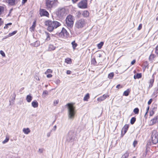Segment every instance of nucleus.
I'll use <instances>...</instances> for the list:
<instances>
[{
	"mask_svg": "<svg viewBox=\"0 0 158 158\" xmlns=\"http://www.w3.org/2000/svg\"><path fill=\"white\" fill-rule=\"evenodd\" d=\"M45 25L48 26L47 29L49 31H52L54 29L59 27L61 24L58 21L55 20L47 21L45 22Z\"/></svg>",
	"mask_w": 158,
	"mask_h": 158,
	"instance_id": "1",
	"label": "nucleus"
},
{
	"mask_svg": "<svg viewBox=\"0 0 158 158\" xmlns=\"http://www.w3.org/2000/svg\"><path fill=\"white\" fill-rule=\"evenodd\" d=\"M68 108V114L69 118L73 119L76 113L75 107L73 104L68 103L66 105Z\"/></svg>",
	"mask_w": 158,
	"mask_h": 158,
	"instance_id": "2",
	"label": "nucleus"
},
{
	"mask_svg": "<svg viewBox=\"0 0 158 158\" xmlns=\"http://www.w3.org/2000/svg\"><path fill=\"white\" fill-rule=\"evenodd\" d=\"M45 4L46 8L48 10H51L56 6L57 4V0H47Z\"/></svg>",
	"mask_w": 158,
	"mask_h": 158,
	"instance_id": "3",
	"label": "nucleus"
},
{
	"mask_svg": "<svg viewBox=\"0 0 158 158\" xmlns=\"http://www.w3.org/2000/svg\"><path fill=\"white\" fill-rule=\"evenodd\" d=\"M74 19L73 16L69 15L67 17L65 22L66 25L69 28H71L73 26Z\"/></svg>",
	"mask_w": 158,
	"mask_h": 158,
	"instance_id": "4",
	"label": "nucleus"
},
{
	"mask_svg": "<svg viewBox=\"0 0 158 158\" xmlns=\"http://www.w3.org/2000/svg\"><path fill=\"white\" fill-rule=\"evenodd\" d=\"M76 135V133L73 131H70L67 136L66 140L69 142H72L75 139Z\"/></svg>",
	"mask_w": 158,
	"mask_h": 158,
	"instance_id": "5",
	"label": "nucleus"
},
{
	"mask_svg": "<svg viewBox=\"0 0 158 158\" xmlns=\"http://www.w3.org/2000/svg\"><path fill=\"white\" fill-rule=\"evenodd\" d=\"M66 10L63 8H58L56 12V14L59 18L63 17L66 15Z\"/></svg>",
	"mask_w": 158,
	"mask_h": 158,
	"instance_id": "6",
	"label": "nucleus"
},
{
	"mask_svg": "<svg viewBox=\"0 0 158 158\" xmlns=\"http://www.w3.org/2000/svg\"><path fill=\"white\" fill-rule=\"evenodd\" d=\"M85 24L86 23L85 19H81L76 22V26L77 28H81L85 25Z\"/></svg>",
	"mask_w": 158,
	"mask_h": 158,
	"instance_id": "7",
	"label": "nucleus"
},
{
	"mask_svg": "<svg viewBox=\"0 0 158 158\" xmlns=\"http://www.w3.org/2000/svg\"><path fill=\"white\" fill-rule=\"evenodd\" d=\"M151 137L152 142L153 143L156 144L158 142V134L155 132L152 133Z\"/></svg>",
	"mask_w": 158,
	"mask_h": 158,
	"instance_id": "8",
	"label": "nucleus"
},
{
	"mask_svg": "<svg viewBox=\"0 0 158 158\" xmlns=\"http://www.w3.org/2000/svg\"><path fill=\"white\" fill-rule=\"evenodd\" d=\"M87 2L86 0H83L78 4V7L81 9H85L87 8Z\"/></svg>",
	"mask_w": 158,
	"mask_h": 158,
	"instance_id": "9",
	"label": "nucleus"
},
{
	"mask_svg": "<svg viewBox=\"0 0 158 158\" xmlns=\"http://www.w3.org/2000/svg\"><path fill=\"white\" fill-rule=\"evenodd\" d=\"M18 0H3V2L9 5L14 6L16 4Z\"/></svg>",
	"mask_w": 158,
	"mask_h": 158,
	"instance_id": "10",
	"label": "nucleus"
},
{
	"mask_svg": "<svg viewBox=\"0 0 158 158\" xmlns=\"http://www.w3.org/2000/svg\"><path fill=\"white\" fill-rule=\"evenodd\" d=\"M59 35L61 37H68L69 36V34L67 30L64 28H63L61 31Z\"/></svg>",
	"mask_w": 158,
	"mask_h": 158,
	"instance_id": "11",
	"label": "nucleus"
},
{
	"mask_svg": "<svg viewBox=\"0 0 158 158\" xmlns=\"http://www.w3.org/2000/svg\"><path fill=\"white\" fill-rule=\"evenodd\" d=\"M40 14L41 16H45L48 17L49 14L48 12L45 9H40Z\"/></svg>",
	"mask_w": 158,
	"mask_h": 158,
	"instance_id": "12",
	"label": "nucleus"
},
{
	"mask_svg": "<svg viewBox=\"0 0 158 158\" xmlns=\"http://www.w3.org/2000/svg\"><path fill=\"white\" fill-rule=\"evenodd\" d=\"M129 127V126L128 125H125L124 127L122 128V133H123L124 132L123 134H125L127 132Z\"/></svg>",
	"mask_w": 158,
	"mask_h": 158,
	"instance_id": "13",
	"label": "nucleus"
},
{
	"mask_svg": "<svg viewBox=\"0 0 158 158\" xmlns=\"http://www.w3.org/2000/svg\"><path fill=\"white\" fill-rule=\"evenodd\" d=\"M107 95L106 94H104L102 96L100 97L97 98L98 101L101 102L105 100L107 97Z\"/></svg>",
	"mask_w": 158,
	"mask_h": 158,
	"instance_id": "14",
	"label": "nucleus"
},
{
	"mask_svg": "<svg viewBox=\"0 0 158 158\" xmlns=\"http://www.w3.org/2000/svg\"><path fill=\"white\" fill-rule=\"evenodd\" d=\"M31 105L34 108H36L38 106V103L36 101H34L32 102Z\"/></svg>",
	"mask_w": 158,
	"mask_h": 158,
	"instance_id": "15",
	"label": "nucleus"
},
{
	"mask_svg": "<svg viewBox=\"0 0 158 158\" xmlns=\"http://www.w3.org/2000/svg\"><path fill=\"white\" fill-rule=\"evenodd\" d=\"M36 21H34L33 23L32 26L30 27V30L31 31H34L35 28L36 26Z\"/></svg>",
	"mask_w": 158,
	"mask_h": 158,
	"instance_id": "16",
	"label": "nucleus"
},
{
	"mask_svg": "<svg viewBox=\"0 0 158 158\" xmlns=\"http://www.w3.org/2000/svg\"><path fill=\"white\" fill-rule=\"evenodd\" d=\"M40 42L39 41H36L34 43L31 44L34 47H38L40 45Z\"/></svg>",
	"mask_w": 158,
	"mask_h": 158,
	"instance_id": "17",
	"label": "nucleus"
},
{
	"mask_svg": "<svg viewBox=\"0 0 158 158\" xmlns=\"http://www.w3.org/2000/svg\"><path fill=\"white\" fill-rule=\"evenodd\" d=\"M23 131L24 133L26 134H28L31 132V130L28 128H24L23 129Z\"/></svg>",
	"mask_w": 158,
	"mask_h": 158,
	"instance_id": "18",
	"label": "nucleus"
},
{
	"mask_svg": "<svg viewBox=\"0 0 158 158\" xmlns=\"http://www.w3.org/2000/svg\"><path fill=\"white\" fill-rule=\"evenodd\" d=\"M32 98V97L31 95H27L26 98V100L28 102H31Z\"/></svg>",
	"mask_w": 158,
	"mask_h": 158,
	"instance_id": "19",
	"label": "nucleus"
},
{
	"mask_svg": "<svg viewBox=\"0 0 158 158\" xmlns=\"http://www.w3.org/2000/svg\"><path fill=\"white\" fill-rule=\"evenodd\" d=\"M45 34L46 36V38L45 39V40L46 41H48L49 40L51 39L50 37V34L46 31L45 32Z\"/></svg>",
	"mask_w": 158,
	"mask_h": 158,
	"instance_id": "20",
	"label": "nucleus"
},
{
	"mask_svg": "<svg viewBox=\"0 0 158 158\" xmlns=\"http://www.w3.org/2000/svg\"><path fill=\"white\" fill-rule=\"evenodd\" d=\"M142 77V74L141 73H138L136 75H135L134 78L135 79H139L141 78Z\"/></svg>",
	"mask_w": 158,
	"mask_h": 158,
	"instance_id": "21",
	"label": "nucleus"
},
{
	"mask_svg": "<svg viewBox=\"0 0 158 158\" xmlns=\"http://www.w3.org/2000/svg\"><path fill=\"white\" fill-rule=\"evenodd\" d=\"M154 82V79L152 77V79H151L149 81V87H151L152 86L153 83Z\"/></svg>",
	"mask_w": 158,
	"mask_h": 158,
	"instance_id": "22",
	"label": "nucleus"
},
{
	"mask_svg": "<svg viewBox=\"0 0 158 158\" xmlns=\"http://www.w3.org/2000/svg\"><path fill=\"white\" fill-rule=\"evenodd\" d=\"M82 15L84 17H87L89 16V13L87 10H84L83 12Z\"/></svg>",
	"mask_w": 158,
	"mask_h": 158,
	"instance_id": "23",
	"label": "nucleus"
},
{
	"mask_svg": "<svg viewBox=\"0 0 158 158\" xmlns=\"http://www.w3.org/2000/svg\"><path fill=\"white\" fill-rule=\"evenodd\" d=\"M157 118V117H156L151 120L150 123H151L152 125H153L156 123Z\"/></svg>",
	"mask_w": 158,
	"mask_h": 158,
	"instance_id": "24",
	"label": "nucleus"
},
{
	"mask_svg": "<svg viewBox=\"0 0 158 158\" xmlns=\"http://www.w3.org/2000/svg\"><path fill=\"white\" fill-rule=\"evenodd\" d=\"M71 44L72 45L73 49L74 50L76 48L77 45V44L75 42V41H73L71 43Z\"/></svg>",
	"mask_w": 158,
	"mask_h": 158,
	"instance_id": "25",
	"label": "nucleus"
},
{
	"mask_svg": "<svg viewBox=\"0 0 158 158\" xmlns=\"http://www.w3.org/2000/svg\"><path fill=\"white\" fill-rule=\"evenodd\" d=\"M89 98V93L87 94L84 98V101H87Z\"/></svg>",
	"mask_w": 158,
	"mask_h": 158,
	"instance_id": "26",
	"label": "nucleus"
},
{
	"mask_svg": "<svg viewBox=\"0 0 158 158\" xmlns=\"http://www.w3.org/2000/svg\"><path fill=\"white\" fill-rule=\"evenodd\" d=\"M48 94V92L47 90H44V91L42 94V97L43 98H45L46 96Z\"/></svg>",
	"mask_w": 158,
	"mask_h": 158,
	"instance_id": "27",
	"label": "nucleus"
},
{
	"mask_svg": "<svg viewBox=\"0 0 158 158\" xmlns=\"http://www.w3.org/2000/svg\"><path fill=\"white\" fill-rule=\"evenodd\" d=\"M104 44L103 42H101L99 44H97V47L98 49H100Z\"/></svg>",
	"mask_w": 158,
	"mask_h": 158,
	"instance_id": "28",
	"label": "nucleus"
},
{
	"mask_svg": "<svg viewBox=\"0 0 158 158\" xmlns=\"http://www.w3.org/2000/svg\"><path fill=\"white\" fill-rule=\"evenodd\" d=\"M4 10V7L0 6V15L2 13Z\"/></svg>",
	"mask_w": 158,
	"mask_h": 158,
	"instance_id": "29",
	"label": "nucleus"
},
{
	"mask_svg": "<svg viewBox=\"0 0 158 158\" xmlns=\"http://www.w3.org/2000/svg\"><path fill=\"white\" fill-rule=\"evenodd\" d=\"M17 31H13L11 33H10L8 35V37H10L12 36V35H15L17 32Z\"/></svg>",
	"mask_w": 158,
	"mask_h": 158,
	"instance_id": "30",
	"label": "nucleus"
},
{
	"mask_svg": "<svg viewBox=\"0 0 158 158\" xmlns=\"http://www.w3.org/2000/svg\"><path fill=\"white\" fill-rule=\"evenodd\" d=\"M129 153L127 152H126L122 156V158H127L129 156Z\"/></svg>",
	"mask_w": 158,
	"mask_h": 158,
	"instance_id": "31",
	"label": "nucleus"
},
{
	"mask_svg": "<svg viewBox=\"0 0 158 158\" xmlns=\"http://www.w3.org/2000/svg\"><path fill=\"white\" fill-rule=\"evenodd\" d=\"M114 76V73L113 72L111 73L108 74V78L110 79H111L113 78Z\"/></svg>",
	"mask_w": 158,
	"mask_h": 158,
	"instance_id": "32",
	"label": "nucleus"
},
{
	"mask_svg": "<svg viewBox=\"0 0 158 158\" xmlns=\"http://www.w3.org/2000/svg\"><path fill=\"white\" fill-rule=\"evenodd\" d=\"M136 120V118L135 117H132L131 118V121L130 123L131 124H133L135 123Z\"/></svg>",
	"mask_w": 158,
	"mask_h": 158,
	"instance_id": "33",
	"label": "nucleus"
},
{
	"mask_svg": "<svg viewBox=\"0 0 158 158\" xmlns=\"http://www.w3.org/2000/svg\"><path fill=\"white\" fill-rule=\"evenodd\" d=\"M129 93V89H127V90L124 91L123 94V95L125 96H127L128 95Z\"/></svg>",
	"mask_w": 158,
	"mask_h": 158,
	"instance_id": "34",
	"label": "nucleus"
},
{
	"mask_svg": "<svg viewBox=\"0 0 158 158\" xmlns=\"http://www.w3.org/2000/svg\"><path fill=\"white\" fill-rule=\"evenodd\" d=\"M65 61L68 64H70L71 62V60L70 58H67L65 59Z\"/></svg>",
	"mask_w": 158,
	"mask_h": 158,
	"instance_id": "35",
	"label": "nucleus"
},
{
	"mask_svg": "<svg viewBox=\"0 0 158 158\" xmlns=\"http://www.w3.org/2000/svg\"><path fill=\"white\" fill-rule=\"evenodd\" d=\"M155 57V55L153 54H151L149 57V59L150 60H152Z\"/></svg>",
	"mask_w": 158,
	"mask_h": 158,
	"instance_id": "36",
	"label": "nucleus"
},
{
	"mask_svg": "<svg viewBox=\"0 0 158 158\" xmlns=\"http://www.w3.org/2000/svg\"><path fill=\"white\" fill-rule=\"evenodd\" d=\"M133 112L135 114H138L139 112V109L138 108H136L134 109Z\"/></svg>",
	"mask_w": 158,
	"mask_h": 158,
	"instance_id": "37",
	"label": "nucleus"
},
{
	"mask_svg": "<svg viewBox=\"0 0 158 158\" xmlns=\"http://www.w3.org/2000/svg\"><path fill=\"white\" fill-rule=\"evenodd\" d=\"M91 63H92V64H93L94 65H95L96 64L97 62L96 61L95 58H93L92 59Z\"/></svg>",
	"mask_w": 158,
	"mask_h": 158,
	"instance_id": "38",
	"label": "nucleus"
},
{
	"mask_svg": "<svg viewBox=\"0 0 158 158\" xmlns=\"http://www.w3.org/2000/svg\"><path fill=\"white\" fill-rule=\"evenodd\" d=\"M16 96V95L15 93H13V95H12L11 96L12 101H14V100H15Z\"/></svg>",
	"mask_w": 158,
	"mask_h": 158,
	"instance_id": "39",
	"label": "nucleus"
},
{
	"mask_svg": "<svg viewBox=\"0 0 158 158\" xmlns=\"http://www.w3.org/2000/svg\"><path fill=\"white\" fill-rule=\"evenodd\" d=\"M49 48L50 50H53L55 49V47L52 45H50L49 46Z\"/></svg>",
	"mask_w": 158,
	"mask_h": 158,
	"instance_id": "40",
	"label": "nucleus"
},
{
	"mask_svg": "<svg viewBox=\"0 0 158 158\" xmlns=\"http://www.w3.org/2000/svg\"><path fill=\"white\" fill-rule=\"evenodd\" d=\"M9 139V138H7L6 137V139L3 140L2 142V143L3 144H5L8 142Z\"/></svg>",
	"mask_w": 158,
	"mask_h": 158,
	"instance_id": "41",
	"label": "nucleus"
},
{
	"mask_svg": "<svg viewBox=\"0 0 158 158\" xmlns=\"http://www.w3.org/2000/svg\"><path fill=\"white\" fill-rule=\"evenodd\" d=\"M52 71L50 69H48L47 70L46 72H45V74H46L47 73H52Z\"/></svg>",
	"mask_w": 158,
	"mask_h": 158,
	"instance_id": "42",
	"label": "nucleus"
},
{
	"mask_svg": "<svg viewBox=\"0 0 158 158\" xmlns=\"http://www.w3.org/2000/svg\"><path fill=\"white\" fill-rule=\"evenodd\" d=\"M55 82L56 84H59L60 83V81L59 79H57L55 81Z\"/></svg>",
	"mask_w": 158,
	"mask_h": 158,
	"instance_id": "43",
	"label": "nucleus"
},
{
	"mask_svg": "<svg viewBox=\"0 0 158 158\" xmlns=\"http://www.w3.org/2000/svg\"><path fill=\"white\" fill-rule=\"evenodd\" d=\"M59 102V100H56L54 101L53 104L54 106H56Z\"/></svg>",
	"mask_w": 158,
	"mask_h": 158,
	"instance_id": "44",
	"label": "nucleus"
},
{
	"mask_svg": "<svg viewBox=\"0 0 158 158\" xmlns=\"http://www.w3.org/2000/svg\"><path fill=\"white\" fill-rule=\"evenodd\" d=\"M44 150L43 148H39V149L38 152L40 153H41L43 152Z\"/></svg>",
	"mask_w": 158,
	"mask_h": 158,
	"instance_id": "45",
	"label": "nucleus"
},
{
	"mask_svg": "<svg viewBox=\"0 0 158 158\" xmlns=\"http://www.w3.org/2000/svg\"><path fill=\"white\" fill-rule=\"evenodd\" d=\"M0 53L3 56H5V54L4 52L2 50L0 51Z\"/></svg>",
	"mask_w": 158,
	"mask_h": 158,
	"instance_id": "46",
	"label": "nucleus"
},
{
	"mask_svg": "<svg viewBox=\"0 0 158 158\" xmlns=\"http://www.w3.org/2000/svg\"><path fill=\"white\" fill-rule=\"evenodd\" d=\"M142 24H141V23L140 24L138 28H137V29L138 30H141L142 27Z\"/></svg>",
	"mask_w": 158,
	"mask_h": 158,
	"instance_id": "47",
	"label": "nucleus"
},
{
	"mask_svg": "<svg viewBox=\"0 0 158 158\" xmlns=\"http://www.w3.org/2000/svg\"><path fill=\"white\" fill-rule=\"evenodd\" d=\"M154 113H155V111H152V110H151V111H150V116H152L154 114Z\"/></svg>",
	"mask_w": 158,
	"mask_h": 158,
	"instance_id": "48",
	"label": "nucleus"
},
{
	"mask_svg": "<svg viewBox=\"0 0 158 158\" xmlns=\"http://www.w3.org/2000/svg\"><path fill=\"white\" fill-rule=\"evenodd\" d=\"M116 88L119 89L122 88V87L120 84H118L116 86Z\"/></svg>",
	"mask_w": 158,
	"mask_h": 158,
	"instance_id": "49",
	"label": "nucleus"
},
{
	"mask_svg": "<svg viewBox=\"0 0 158 158\" xmlns=\"http://www.w3.org/2000/svg\"><path fill=\"white\" fill-rule=\"evenodd\" d=\"M152 101V98L150 99L148 102V104L150 105Z\"/></svg>",
	"mask_w": 158,
	"mask_h": 158,
	"instance_id": "50",
	"label": "nucleus"
},
{
	"mask_svg": "<svg viewBox=\"0 0 158 158\" xmlns=\"http://www.w3.org/2000/svg\"><path fill=\"white\" fill-rule=\"evenodd\" d=\"M155 52L158 55V45L156 48Z\"/></svg>",
	"mask_w": 158,
	"mask_h": 158,
	"instance_id": "51",
	"label": "nucleus"
},
{
	"mask_svg": "<svg viewBox=\"0 0 158 158\" xmlns=\"http://www.w3.org/2000/svg\"><path fill=\"white\" fill-rule=\"evenodd\" d=\"M52 75L51 74H49L47 75V77L48 78H50L52 77Z\"/></svg>",
	"mask_w": 158,
	"mask_h": 158,
	"instance_id": "52",
	"label": "nucleus"
},
{
	"mask_svg": "<svg viewBox=\"0 0 158 158\" xmlns=\"http://www.w3.org/2000/svg\"><path fill=\"white\" fill-rule=\"evenodd\" d=\"M135 60H134L131 61V63L132 65H133L135 63Z\"/></svg>",
	"mask_w": 158,
	"mask_h": 158,
	"instance_id": "53",
	"label": "nucleus"
},
{
	"mask_svg": "<svg viewBox=\"0 0 158 158\" xmlns=\"http://www.w3.org/2000/svg\"><path fill=\"white\" fill-rule=\"evenodd\" d=\"M156 107H154L152 108V110L153 111L155 112L156 110Z\"/></svg>",
	"mask_w": 158,
	"mask_h": 158,
	"instance_id": "54",
	"label": "nucleus"
},
{
	"mask_svg": "<svg viewBox=\"0 0 158 158\" xmlns=\"http://www.w3.org/2000/svg\"><path fill=\"white\" fill-rule=\"evenodd\" d=\"M35 79L36 80H38V81H40V79L39 77L38 76H35Z\"/></svg>",
	"mask_w": 158,
	"mask_h": 158,
	"instance_id": "55",
	"label": "nucleus"
},
{
	"mask_svg": "<svg viewBox=\"0 0 158 158\" xmlns=\"http://www.w3.org/2000/svg\"><path fill=\"white\" fill-rule=\"evenodd\" d=\"M71 72L70 70H67L66 71V73L68 74H70Z\"/></svg>",
	"mask_w": 158,
	"mask_h": 158,
	"instance_id": "56",
	"label": "nucleus"
},
{
	"mask_svg": "<svg viewBox=\"0 0 158 158\" xmlns=\"http://www.w3.org/2000/svg\"><path fill=\"white\" fill-rule=\"evenodd\" d=\"M56 128V125H55L54 126L53 128L52 129V130H54V131H55Z\"/></svg>",
	"mask_w": 158,
	"mask_h": 158,
	"instance_id": "57",
	"label": "nucleus"
},
{
	"mask_svg": "<svg viewBox=\"0 0 158 158\" xmlns=\"http://www.w3.org/2000/svg\"><path fill=\"white\" fill-rule=\"evenodd\" d=\"M27 0H22V3L23 4L25 3L27 1Z\"/></svg>",
	"mask_w": 158,
	"mask_h": 158,
	"instance_id": "58",
	"label": "nucleus"
},
{
	"mask_svg": "<svg viewBox=\"0 0 158 158\" xmlns=\"http://www.w3.org/2000/svg\"><path fill=\"white\" fill-rule=\"evenodd\" d=\"M72 1L73 3H75L77 2L78 0H72Z\"/></svg>",
	"mask_w": 158,
	"mask_h": 158,
	"instance_id": "59",
	"label": "nucleus"
},
{
	"mask_svg": "<svg viewBox=\"0 0 158 158\" xmlns=\"http://www.w3.org/2000/svg\"><path fill=\"white\" fill-rule=\"evenodd\" d=\"M8 25L7 24H6L5 26L4 27V28L5 29H7L8 27Z\"/></svg>",
	"mask_w": 158,
	"mask_h": 158,
	"instance_id": "60",
	"label": "nucleus"
},
{
	"mask_svg": "<svg viewBox=\"0 0 158 158\" xmlns=\"http://www.w3.org/2000/svg\"><path fill=\"white\" fill-rule=\"evenodd\" d=\"M137 142L136 141H134L133 142V145L134 146H135V145L137 143Z\"/></svg>",
	"mask_w": 158,
	"mask_h": 158,
	"instance_id": "61",
	"label": "nucleus"
},
{
	"mask_svg": "<svg viewBox=\"0 0 158 158\" xmlns=\"http://www.w3.org/2000/svg\"><path fill=\"white\" fill-rule=\"evenodd\" d=\"M13 10V9H11L9 11V13H10L11 12H12V10Z\"/></svg>",
	"mask_w": 158,
	"mask_h": 158,
	"instance_id": "62",
	"label": "nucleus"
},
{
	"mask_svg": "<svg viewBox=\"0 0 158 158\" xmlns=\"http://www.w3.org/2000/svg\"><path fill=\"white\" fill-rule=\"evenodd\" d=\"M149 106H148L147 109V111H148V110H149Z\"/></svg>",
	"mask_w": 158,
	"mask_h": 158,
	"instance_id": "63",
	"label": "nucleus"
},
{
	"mask_svg": "<svg viewBox=\"0 0 158 158\" xmlns=\"http://www.w3.org/2000/svg\"><path fill=\"white\" fill-rule=\"evenodd\" d=\"M11 24H12V23H8L7 24V25H11Z\"/></svg>",
	"mask_w": 158,
	"mask_h": 158,
	"instance_id": "64",
	"label": "nucleus"
}]
</instances>
